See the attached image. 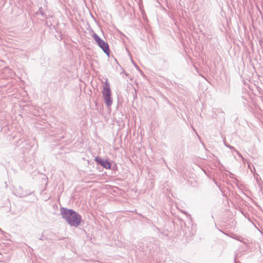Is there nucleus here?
I'll return each instance as SVG.
<instances>
[{"instance_id":"3","label":"nucleus","mask_w":263,"mask_h":263,"mask_svg":"<svg viewBox=\"0 0 263 263\" xmlns=\"http://www.w3.org/2000/svg\"><path fill=\"white\" fill-rule=\"evenodd\" d=\"M102 93L103 98L108 96H111L110 85L109 83L107 82V80L105 83L104 86H103Z\"/></svg>"},{"instance_id":"4","label":"nucleus","mask_w":263,"mask_h":263,"mask_svg":"<svg viewBox=\"0 0 263 263\" xmlns=\"http://www.w3.org/2000/svg\"><path fill=\"white\" fill-rule=\"evenodd\" d=\"M95 160L101 165L106 169H109L111 167V164L109 161L106 160H103L100 157H96Z\"/></svg>"},{"instance_id":"10","label":"nucleus","mask_w":263,"mask_h":263,"mask_svg":"<svg viewBox=\"0 0 263 263\" xmlns=\"http://www.w3.org/2000/svg\"><path fill=\"white\" fill-rule=\"evenodd\" d=\"M40 240H43V239L42 238V237H40Z\"/></svg>"},{"instance_id":"1","label":"nucleus","mask_w":263,"mask_h":263,"mask_svg":"<svg viewBox=\"0 0 263 263\" xmlns=\"http://www.w3.org/2000/svg\"><path fill=\"white\" fill-rule=\"evenodd\" d=\"M60 214L66 222L71 227H78L81 223V216L73 210L61 208Z\"/></svg>"},{"instance_id":"9","label":"nucleus","mask_w":263,"mask_h":263,"mask_svg":"<svg viewBox=\"0 0 263 263\" xmlns=\"http://www.w3.org/2000/svg\"><path fill=\"white\" fill-rule=\"evenodd\" d=\"M136 68H137V69H138V70H140V69H139V67L138 66V65L136 64H134Z\"/></svg>"},{"instance_id":"7","label":"nucleus","mask_w":263,"mask_h":263,"mask_svg":"<svg viewBox=\"0 0 263 263\" xmlns=\"http://www.w3.org/2000/svg\"><path fill=\"white\" fill-rule=\"evenodd\" d=\"M236 236V237H233L234 238H235V239H236L238 240H239V241H241V240L240 239V238H240V237H238V236Z\"/></svg>"},{"instance_id":"8","label":"nucleus","mask_w":263,"mask_h":263,"mask_svg":"<svg viewBox=\"0 0 263 263\" xmlns=\"http://www.w3.org/2000/svg\"><path fill=\"white\" fill-rule=\"evenodd\" d=\"M40 13L42 15H44V13H43V11H42L41 9H40Z\"/></svg>"},{"instance_id":"5","label":"nucleus","mask_w":263,"mask_h":263,"mask_svg":"<svg viewBox=\"0 0 263 263\" xmlns=\"http://www.w3.org/2000/svg\"><path fill=\"white\" fill-rule=\"evenodd\" d=\"M224 145L227 147H228L230 149H233V151H234L237 153V154L242 159L243 161V162L245 161L244 158L242 157V156L239 153V152L237 149H236L233 146L230 145V144H227L226 143H225V140H224Z\"/></svg>"},{"instance_id":"6","label":"nucleus","mask_w":263,"mask_h":263,"mask_svg":"<svg viewBox=\"0 0 263 263\" xmlns=\"http://www.w3.org/2000/svg\"><path fill=\"white\" fill-rule=\"evenodd\" d=\"M104 100L106 105L108 107L111 106V105L112 104V100L110 96L104 98Z\"/></svg>"},{"instance_id":"2","label":"nucleus","mask_w":263,"mask_h":263,"mask_svg":"<svg viewBox=\"0 0 263 263\" xmlns=\"http://www.w3.org/2000/svg\"><path fill=\"white\" fill-rule=\"evenodd\" d=\"M93 39L97 43L98 46L103 50L107 55L109 54V49L108 43L102 40L96 33L92 35Z\"/></svg>"}]
</instances>
